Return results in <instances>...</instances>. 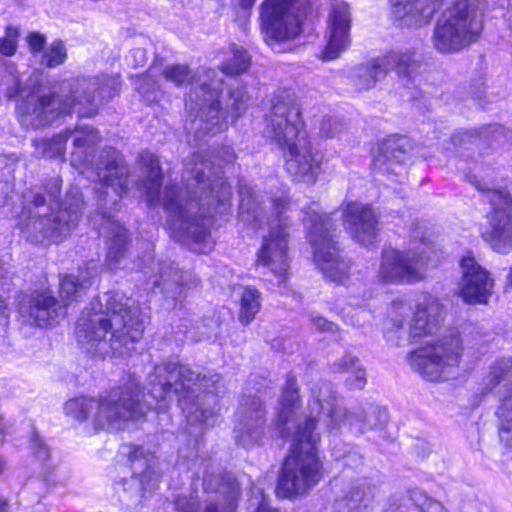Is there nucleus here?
Listing matches in <instances>:
<instances>
[{"mask_svg": "<svg viewBox=\"0 0 512 512\" xmlns=\"http://www.w3.org/2000/svg\"><path fill=\"white\" fill-rule=\"evenodd\" d=\"M239 321L248 325L259 312L261 307V293L253 287H244L239 299Z\"/></svg>", "mask_w": 512, "mask_h": 512, "instance_id": "e433bc0d", "label": "nucleus"}, {"mask_svg": "<svg viewBox=\"0 0 512 512\" xmlns=\"http://www.w3.org/2000/svg\"><path fill=\"white\" fill-rule=\"evenodd\" d=\"M60 189L61 180L52 178L24 196L28 217L21 224V232L31 243L57 242L76 227L83 210L81 192L72 188L58 203Z\"/></svg>", "mask_w": 512, "mask_h": 512, "instance_id": "20e7f679", "label": "nucleus"}, {"mask_svg": "<svg viewBox=\"0 0 512 512\" xmlns=\"http://www.w3.org/2000/svg\"><path fill=\"white\" fill-rule=\"evenodd\" d=\"M241 422L243 429L250 434L253 440L259 436V429L264 423L263 403L257 397H247L241 404Z\"/></svg>", "mask_w": 512, "mask_h": 512, "instance_id": "f704fd0d", "label": "nucleus"}, {"mask_svg": "<svg viewBox=\"0 0 512 512\" xmlns=\"http://www.w3.org/2000/svg\"><path fill=\"white\" fill-rule=\"evenodd\" d=\"M170 276V273H168L166 270L161 272V275H160V280H156L154 281V285L155 286H161V285H165L167 282H169L170 280L168 279Z\"/></svg>", "mask_w": 512, "mask_h": 512, "instance_id": "bf43d9fd", "label": "nucleus"}, {"mask_svg": "<svg viewBox=\"0 0 512 512\" xmlns=\"http://www.w3.org/2000/svg\"><path fill=\"white\" fill-rule=\"evenodd\" d=\"M70 133V130H65L51 139L35 140L34 147L36 149V153L42 157L63 158L66 149V142L70 137Z\"/></svg>", "mask_w": 512, "mask_h": 512, "instance_id": "4c0bfd02", "label": "nucleus"}, {"mask_svg": "<svg viewBox=\"0 0 512 512\" xmlns=\"http://www.w3.org/2000/svg\"><path fill=\"white\" fill-rule=\"evenodd\" d=\"M212 478H206L204 485L206 490H215L226 497L225 503H207L203 509L197 512H235L236 502L240 495V486L234 475L228 473L221 477L217 488H213Z\"/></svg>", "mask_w": 512, "mask_h": 512, "instance_id": "c756f323", "label": "nucleus"}, {"mask_svg": "<svg viewBox=\"0 0 512 512\" xmlns=\"http://www.w3.org/2000/svg\"><path fill=\"white\" fill-rule=\"evenodd\" d=\"M8 510V502L0 496V512H7Z\"/></svg>", "mask_w": 512, "mask_h": 512, "instance_id": "e2e57ef3", "label": "nucleus"}, {"mask_svg": "<svg viewBox=\"0 0 512 512\" xmlns=\"http://www.w3.org/2000/svg\"><path fill=\"white\" fill-rule=\"evenodd\" d=\"M306 238L313 248L314 261L324 277L341 283L348 278L350 261L339 250L332 235L333 222L329 214H320L316 204L304 211Z\"/></svg>", "mask_w": 512, "mask_h": 512, "instance_id": "1a4fd4ad", "label": "nucleus"}, {"mask_svg": "<svg viewBox=\"0 0 512 512\" xmlns=\"http://www.w3.org/2000/svg\"><path fill=\"white\" fill-rule=\"evenodd\" d=\"M334 126V122L331 119L325 120L321 126V134L326 138H332L335 132L331 131Z\"/></svg>", "mask_w": 512, "mask_h": 512, "instance_id": "4d7b16f0", "label": "nucleus"}, {"mask_svg": "<svg viewBox=\"0 0 512 512\" xmlns=\"http://www.w3.org/2000/svg\"><path fill=\"white\" fill-rule=\"evenodd\" d=\"M186 173L193 178L185 191L166 186L162 199L168 213V225L180 238L196 242L205 240L213 213H224L231 196V188L221 177L207 153L196 152L185 160Z\"/></svg>", "mask_w": 512, "mask_h": 512, "instance_id": "f257e3e1", "label": "nucleus"}, {"mask_svg": "<svg viewBox=\"0 0 512 512\" xmlns=\"http://www.w3.org/2000/svg\"><path fill=\"white\" fill-rule=\"evenodd\" d=\"M443 315L444 308L435 298H424L418 302L408 328L403 331L407 342L414 343L418 339L432 336L438 331Z\"/></svg>", "mask_w": 512, "mask_h": 512, "instance_id": "393cba45", "label": "nucleus"}, {"mask_svg": "<svg viewBox=\"0 0 512 512\" xmlns=\"http://www.w3.org/2000/svg\"><path fill=\"white\" fill-rule=\"evenodd\" d=\"M231 109L235 117H239L247 108L249 97L243 89H235L230 92Z\"/></svg>", "mask_w": 512, "mask_h": 512, "instance_id": "49530a36", "label": "nucleus"}, {"mask_svg": "<svg viewBox=\"0 0 512 512\" xmlns=\"http://www.w3.org/2000/svg\"><path fill=\"white\" fill-rule=\"evenodd\" d=\"M378 215L369 204L348 203L343 209V223L354 240L372 245L378 234Z\"/></svg>", "mask_w": 512, "mask_h": 512, "instance_id": "4be33fe9", "label": "nucleus"}, {"mask_svg": "<svg viewBox=\"0 0 512 512\" xmlns=\"http://www.w3.org/2000/svg\"><path fill=\"white\" fill-rule=\"evenodd\" d=\"M267 121V127L273 139L283 149H285V146L298 141L301 136H306L305 132L302 131L303 122L300 108L288 94L274 98Z\"/></svg>", "mask_w": 512, "mask_h": 512, "instance_id": "dca6fc26", "label": "nucleus"}, {"mask_svg": "<svg viewBox=\"0 0 512 512\" xmlns=\"http://www.w3.org/2000/svg\"><path fill=\"white\" fill-rule=\"evenodd\" d=\"M162 75L167 81L173 82L177 86L189 83L192 79L189 67L180 64L166 67Z\"/></svg>", "mask_w": 512, "mask_h": 512, "instance_id": "37998d69", "label": "nucleus"}, {"mask_svg": "<svg viewBox=\"0 0 512 512\" xmlns=\"http://www.w3.org/2000/svg\"><path fill=\"white\" fill-rule=\"evenodd\" d=\"M239 218L254 228L261 226L265 213L261 207V201L254 189L248 184H240Z\"/></svg>", "mask_w": 512, "mask_h": 512, "instance_id": "2f4dec72", "label": "nucleus"}, {"mask_svg": "<svg viewBox=\"0 0 512 512\" xmlns=\"http://www.w3.org/2000/svg\"><path fill=\"white\" fill-rule=\"evenodd\" d=\"M5 309V304H4V301L2 300V298L0 297V314L4 311Z\"/></svg>", "mask_w": 512, "mask_h": 512, "instance_id": "338daca9", "label": "nucleus"}, {"mask_svg": "<svg viewBox=\"0 0 512 512\" xmlns=\"http://www.w3.org/2000/svg\"><path fill=\"white\" fill-rule=\"evenodd\" d=\"M351 12L347 3L336 2L331 10L327 25V43L321 53L324 61L337 59L351 43Z\"/></svg>", "mask_w": 512, "mask_h": 512, "instance_id": "aec40b11", "label": "nucleus"}, {"mask_svg": "<svg viewBox=\"0 0 512 512\" xmlns=\"http://www.w3.org/2000/svg\"><path fill=\"white\" fill-rule=\"evenodd\" d=\"M27 42L31 52L35 54L40 52L44 48L46 38L44 35L38 32H32L29 33V35L27 36Z\"/></svg>", "mask_w": 512, "mask_h": 512, "instance_id": "5fc2aeb1", "label": "nucleus"}, {"mask_svg": "<svg viewBox=\"0 0 512 512\" xmlns=\"http://www.w3.org/2000/svg\"><path fill=\"white\" fill-rule=\"evenodd\" d=\"M128 174L129 169L122 156L114 149L105 150L97 169L101 185L99 194L105 205L107 197L110 198L112 204H115L117 198L126 191Z\"/></svg>", "mask_w": 512, "mask_h": 512, "instance_id": "a211bd4d", "label": "nucleus"}, {"mask_svg": "<svg viewBox=\"0 0 512 512\" xmlns=\"http://www.w3.org/2000/svg\"><path fill=\"white\" fill-rule=\"evenodd\" d=\"M485 0H457L438 18L433 30L434 48L457 53L477 42L484 27Z\"/></svg>", "mask_w": 512, "mask_h": 512, "instance_id": "6e6552de", "label": "nucleus"}, {"mask_svg": "<svg viewBox=\"0 0 512 512\" xmlns=\"http://www.w3.org/2000/svg\"><path fill=\"white\" fill-rule=\"evenodd\" d=\"M32 449L35 455L42 460H46L49 457V449L39 437L37 433H33L31 438Z\"/></svg>", "mask_w": 512, "mask_h": 512, "instance_id": "864d4df0", "label": "nucleus"}, {"mask_svg": "<svg viewBox=\"0 0 512 512\" xmlns=\"http://www.w3.org/2000/svg\"><path fill=\"white\" fill-rule=\"evenodd\" d=\"M299 402L297 381L294 376L288 375L285 387L282 391L281 400L277 412L276 424L280 430L281 437H289L293 433L305 430V423L309 419L302 421L295 419L294 409Z\"/></svg>", "mask_w": 512, "mask_h": 512, "instance_id": "bb28decb", "label": "nucleus"}, {"mask_svg": "<svg viewBox=\"0 0 512 512\" xmlns=\"http://www.w3.org/2000/svg\"><path fill=\"white\" fill-rule=\"evenodd\" d=\"M359 367L358 359L351 355H345L338 361L334 362L331 369L335 373H350L354 368Z\"/></svg>", "mask_w": 512, "mask_h": 512, "instance_id": "de8ad7c7", "label": "nucleus"}, {"mask_svg": "<svg viewBox=\"0 0 512 512\" xmlns=\"http://www.w3.org/2000/svg\"><path fill=\"white\" fill-rule=\"evenodd\" d=\"M20 31L16 27L7 26L5 36L0 39V53L4 56H13L17 50Z\"/></svg>", "mask_w": 512, "mask_h": 512, "instance_id": "c03bdc74", "label": "nucleus"}, {"mask_svg": "<svg viewBox=\"0 0 512 512\" xmlns=\"http://www.w3.org/2000/svg\"><path fill=\"white\" fill-rule=\"evenodd\" d=\"M468 181L477 190L489 193L493 206L490 228L482 231L483 239L499 253H506L512 246V199L506 190L492 189L476 175H468Z\"/></svg>", "mask_w": 512, "mask_h": 512, "instance_id": "4468645a", "label": "nucleus"}, {"mask_svg": "<svg viewBox=\"0 0 512 512\" xmlns=\"http://www.w3.org/2000/svg\"><path fill=\"white\" fill-rule=\"evenodd\" d=\"M497 430L500 442L512 451V424H497Z\"/></svg>", "mask_w": 512, "mask_h": 512, "instance_id": "603ef678", "label": "nucleus"}, {"mask_svg": "<svg viewBox=\"0 0 512 512\" xmlns=\"http://www.w3.org/2000/svg\"><path fill=\"white\" fill-rule=\"evenodd\" d=\"M460 265L462 269L461 297L469 304L485 303L492 293L493 279L471 256L463 257Z\"/></svg>", "mask_w": 512, "mask_h": 512, "instance_id": "5701e85b", "label": "nucleus"}, {"mask_svg": "<svg viewBox=\"0 0 512 512\" xmlns=\"http://www.w3.org/2000/svg\"><path fill=\"white\" fill-rule=\"evenodd\" d=\"M233 3L236 5V6H239L243 9H250L256 0H232Z\"/></svg>", "mask_w": 512, "mask_h": 512, "instance_id": "13d9d810", "label": "nucleus"}, {"mask_svg": "<svg viewBox=\"0 0 512 512\" xmlns=\"http://www.w3.org/2000/svg\"><path fill=\"white\" fill-rule=\"evenodd\" d=\"M418 67V63L410 53L390 52L378 56L353 70L354 85L359 90H369L377 82L385 79L388 72L396 69L400 76H410Z\"/></svg>", "mask_w": 512, "mask_h": 512, "instance_id": "f3484780", "label": "nucleus"}, {"mask_svg": "<svg viewBox=\"0 0 512 512\" xmlns=\"http://www.w3.org/2000/svg\"><path fill=\"white\" fill-rule=\"evenodd\" d=\"M108 237L107 262L110 268H117L120 260L125 257L129 244L127 231L119 223L108 218L105 221Z\"/></svg>", "mask_w": 512, "mask_h": 512, "instance_id": "7c9ffc66", "label": "nucleus"}, {"mask_svg": "<svg viewBox=\"0 0 512 512\" xmlns=\"http://www.w3.org/2000/svg\"><path fill=\"white\" fill-rule=\"evenodd\" d=\"M92 273L89 270L79 275H66L60 280L59 303L66 311V307L81 297L91 286Z\"/></svg>", "mask_w": 512, "mask_h": 512, "instance_id": "72a5a7b5", "label": "nucleus"}, {"mask_svg": "<svg viewBox=\"0 0 512 512\" xmlns=\"http://www.w3.org/2000/svg\"><path fill=\"white\" fill-rule=\"evenodd\" d=\"M19 313L27 323L47 327L58 323L66 311L50 291H35L22 299Z\"/></svg>", "mask_w": 512, "mask_h": 512, "instance_id": "6ab92c4d", "label": "nucleus"}, {"mask_svg": "<svg viewBox=\"0 0 512 512\" xmlns=\"http://www.w3.org/2000/svg\"><path fill=\"white\" fill-rule=\"evenodd\" d=\"M217 92L211 89L206 92L203 103L199 104V115L194 123L204 135H214L227 128L226 118L220 115V106ZM198 105V103H196Z\"/></svg>", "mask_w": 512, "mask_h": 512, "instance_id": "c85d7f7f", "label": "nucleus"}, {"mask_svg": "<svg viewBox=\"0 0 512 512\" xmlns=\"http://www.w3.org/2000/svg\"><path fill=\"white\" fill-rule=\"evenodd\" d=\"M412 498L414 501L424 499V502L421 505L422 512H446L441 503L427 498L425 494L415 493Z\"/></svg>", "mask_w": 512, "mask_h": 512, "instance_id": "3c124183", "label": "nucleus"}, {"mask_svg": "<svg viewBox=\"0 0 512 512\" xmlns=\"http://www.w3.org/2000/svg\"><path fill=\"white\" fill-rule=\"evenodd\" d=\"M507 283L512 286V267L511 270L507 276Z\"/></svg>", "mask_w": 512, "mask_h": 512, "instance_id": "69168bd1", "label": "nucleus"}, {"mask_svg": "<svg viewBox=\"0 0 512 512\" xmlns=\"http://www.w3.org/2000/svg\"><path fill=\"white\" fill-rule=\"evenodd\" d=\"M104 304L91 303L93 313L79 320L77 336L91 354L106 357L133 349L144 332V320L135 301L119 293H106Z\"/></svg>", "mask_w": 512, "mask_h": 512, "instance_id": "7ed1b4c3", "label": "nucleus"}, {"mask_svg": "<svg viewBox=\"0 0 512 512\" xmlns=\"http://www.w3.org/2000/svg\"><path fill=\"white\" fill-rule=\"evenodd\" d=\"M311 321L317 330L324 333L334 334L339 331V327L334 322L328 321L326 318L315 315L312 316Z\"/></svg>", "mask_w": 512, "mask_h": 512, "instance_id": "8fccbe9b", "label": "nucleus"}, {"mask_svg": "<svg viewBox=\"0 0 512 512\" xmlns=\"http://www.w3.org/2000/svg\"><path fill=\"white\" fill-rule=\"evenodd\" d=\"M462 354L461 337L453 333L426 342L410 353L409 362L429 381L446 380L458 374Z\"/></svg>", "mask_w": 512, "mask_h": 512, "instance_id": "9d476101", "label": "nucleus"}, {"mask_svg": "<svg viewBox=\"0 0 512 512\" xmlns=\"http://www.w3.org/2000/svg\"><path fill=\"white\" fill-rule=\"evenodd\" d=\"M221 376H200L187 365L173 362L158 364L150 376V395L157 402L156 408L165 410L170 394L180 395L183 409L195 413L196 418L206 422L219 411V384Z\"/></svg>", "mask_w": 512, "mask_h": 512, "instance_id": "39448f33", "label": "nucleus"}, {"mask_svg": "<svg viewBox=\"0 0 512 512\" xmlns=\"http://www.w3.org/2000/svg\"><path fill=\"white\" fill-rule=\"evenodd\" d=\"M206 84H203V87L200 88V92L205 91Z\"/></svg>", "mask_w": 512, "mask_h": 512, "instance_id": "774afa93", "label": "nucleus"}, {"mask_svg": "<svg viewBox=\"0 0 512 512\" xmlns=\"http://www.w3.org/2000/svg\"><path fill=\"white\" fill-rule=\"evenodd\" d=\"M128 449L129 459L132 462L133 476L123 484L124 491L137 502L145 497L146 492L153 491L159 481V474L153 469V459L142 457V451L138 447L124 446Z\"/></svg>", "mask_w": 512, "mask_h": 512, "instance_id": "b1692460", "label": "nucleus"}, {"mask_svg": "<svg viewBox=\"0 0 512 512\" xmlns=\"http://www.w3.org/2000/svg\"><path fill=\"white\" fill-rule=\"evenodd\" d=\"M297 0H264L260 6V27L269 45L296 38L301 33Z\"/></svg>", "mask_w": 512, "mask_h": 512, "instance_id": "2eb2a0df", "label": "nucleus"}, {"mask_svg": "<svg viewBox=\"0 0 512 512\" xmlns=\"http://www.w3.org/2000/svg\"><path fill=\"white\" fill-rule=\"evenodd\" d=\"M286 170L299 182L314 183L320 169V160L307 136H301L292 145L285 146Z\"/></svg>", "mask_w": 512, "mask_h": 512, "instance_id": "412c9836", "label": "nucleus"}, {"mask_svg": "<svg viewBox=\"0 0 512 512\" xmlns=\"http://www.w3.org/2000/svg\"><path fill=\"white\" fill-rule=\"evenodd\" d=\"M147 175L141 182V189L146 192L147 201L150 204L160 199V187L162 183V170L158 158L150 152H142L139 156Z\"/></svg>", "mask_w": 512, "mask_h": 512, "instance_id": "473e14b6", "label": "nucleus"}, {"mask_svg": "<svg viewBox=\"0 0 512 512\" xmlns=\"http://www.w3.org/2000/svg\"><path fill=\"white\" fill-rule=\"evenodd\" d=\"M346 378V383L351 389H362L366 384V373L365 370L360 366L354 368Z\"/></svg>", "mask_w": 512, "mask_h": 512, "instance_id": "09e8293b", "label": "nucleus"}, {"mask_svg": "<svg viewBox=\"0 0 512 512\" xmlns=\"http://www.w3.org/2000/svg\"><path fill=\"white\" fill-rule=\"evenodd\" d=\"M440 0H391L395 18L406 26H422L429 23L439 8Z\"/></svg>", "mask_w": 512, "mask_h": 512, "instance_id": "cd10ccee", "label": "nucleus"}, {"mask_svg": "<svg viewBox=\"0 0 512 512\" xmlns=\"http://www.w3.org/2000/svg\"><path fill=\"white\" fill-rule=\"evenodd\" d=\"M317 420L310 417L305 430L290 435L293 447L285 459L277 483L279 497L291 498L307 493L322 477V464L318 458L316 443L318 437L313 434Z\"/></svg>", "mask_w": 512, "mask_h": 512, "instance_id": "0eeeda50", "label": "nucleus"}, {"mask_svg": "<svg viewBox=\"0 0 512 512\" xmlns=\"http://www.w3.org/2000/svg\"><path fill=\"white\" fill-rule=\"evenodd\" d=\"M315 400L320 410H327L326 426L330 432L347 427L353 432L363 433L383 426L388 421V411L373 403H366L350 411L338 404L329 391L323 395L319 393Z\"/></svg>", "mask_w": 512, "mask_h": 512, "instance_id": "ddd939ff", "label": "nucleus"}, {"mask_svg": "<svg viewBox=\"0 0 512 512\" xmlns=\"http://www.w3.org/2000/svg\"><path fill=\"white\" fill-rule=\"evenodd\" d=\"M412 301L409 298H397L391 302L389 319L394 328L401 330L399 338H406L403 331L408 328L409 321L415 312Z\"/></svg>", "mask_w": 512, "mask_h": 512, "instance_id": "c9c22d12", "label": "nucleus"}, {"mask_svg": "<svg viewBox=\"0 0 512 512\" xmlns=\"http://www.w3.org/2000/svg\"><path fill=\"white\" fill-rule=\"evenodd\" d=\"M139 396L138 381L129 375L122 386L112 389L108 395L100 399L87 396L69 399L64 410L78 421L90 419L95 430H114L122 421L138 419L145 414V405Z\"/></svg>", "mask_w": 512, "mask_h": 512, "instance_id": "423d86ee", "label": "nucleus"}, {"mask_svg": "<svg viewBox=\"0 0 512 512\" xmlns=\"http://www.w3.org/2000/svg\"><path fill=\"white\" fill-rule=\"evenodd\" d=\"M430 244L424 239L411 241L407 250L384 248L377 271L378 281L386 284H415L425 279Z\"/></svg>", "mask_w": 512, "mask_h": 512, "instance_id": "9b49d317", "label": "nucleus"}, {"mask_svg": "<svg viewBox=\"0 0 512 512\" xmlns=\"http://www.w3.org/2000/svg\"><path fill=\"white\" fill-rule=\"evenodd\" d=\"M256 512H276V511H270V509L268 508V506L266 505V503L264 501H262L260 504H259V507L257 509Z\"/></svg>", "mask_w": 512, "mask_h": 512, "instance_id": "0e129e2a", "label": "nucleus"}, {"mask_svg": "<svg viewBox=\"0 0 512 512\" xmlns=\"http://www.w3.org/2000/svg\"><path fill=\"white\" fill-rule=\"evenodd\" d=\"M488 379L491 385L490 389L501 383H505V385L512 384V358L497 359L490 366Z\"/></svg>", "mask_w": 512, "mask_h": 512, "instance_id": "58836bf2", "label": "nucleus"}, {"mask_svg": "<svg viewBox=\"0 0 512 512\" xmlns=\"http://www.w3.org/2000/svg\"><path fill=\"white\" fill-rule=\"evenodd\" d=\"M411 149L412 143L407 136H389L381 143L374 166L383 174L403 175Z\"/></svg>", "mask_w": 512, "mask_h": 512, "instance_id": "a878e982", "label": "nucleus"}, {"mask_svg": "<svg viewBox=\"0 0 512 512\" xmlns=\"http://www.w3.org/2000/svg\"><path fill=\"white\" fill-rule=\"evenodd\" d=\"M495 415L497 424H512V391L500 399Z\"/></svg>", "mask_w": 512, "mask_h": 512, "instance_id": "a18cd8bd", "label": "nucleus"}, {"mask_svg": "<svg viewBox=\"0 0 512 512\" xmlns=\"http://www.w3.org/2000/svg\"><path fill=\"white\" fill-rule=\"evenodd\" d=\"M271 204L275 217L268 220L270 230L257 254V264L267 267L282 282L289 270V222L283 214L289 209L290 201L279 197L271 199Z\"/></svg>", "mask_w": 512, "mask_h": 512, "instance_id": "f8f14e48", "label": "nucleus"}, {"mask_svg": "<svg viewBox=\"0 0 512 512\" xmlns=\"http://www.w3.org/2000/svg\"><path fill=\"white\" fill-rule=\"evenodd\" d=\"M66 58V48L62 41L57 40L52 42L44 51L41 58V64L49 68H54L64 63Z\"/></svg>", "mask_w": 512, "mask_h": 512, "instance_id": "a19ab883", "label": "nucleus"}, {"mask_svg": "<svg viewBox=\"0 0 512 512\" xmlns=\"http://www.w3.org/2000/svg\"><path fill=\"white\" fill-rule=\"evenodd\" d=\"M0 74L7 85V96H20L21 102L17 107L19 122L25 128H40L51 124L55 119L69 115L76 104H87V109H81V117H93L96 114L94 102L97 96L104 94V83L108 80L103 76L93 78H78L63 80L53 84L48 90L38 86L28 91L20 83L19 75L12 62L0 65Z\"/></svg>", "mask_w": 512, "mask_h": 512, "instance_id": "f03ea898", "label": "nucleus"}, {"mask_svg": "<svg viewBox=\"0 0 512 512\" xmlns=\"http://www.w3.org/2000/svg\"><path fill=\"white\" fill-rule=\"evenodd\" d=\"M69 130L71 131L70 136L74 135L73 145L77 148H89L96 145L100 140L98 133L89 127H76Z\"/></svg>", "mask_w": 512, "mask_h": 512, "instance_id": "79ce46f5", "label": "nucleus"}, {"mask_svg": "<svg viewBox=\"0 0 512 512\" xmlns=\"http://www.w3.org/2000/svg\"><path fill=\"white\" fill-rule=\"evenodd\" d=\"M250 65V57L245 50H235L233 57L221 65V70L226 75L235 76L247 71Z\"/></svg>", "mask_w": 512, "mask_h": 512, "instance_id": "ea45409f", "label": "nucleus"}, {"mask_svg": "<svg viewBox=\"0 0 512 512\" xmlns=\"http://www.w3.org/2000/svg\"><path fill=\"white\" fill-rule=\"evenodd\" d=\"M198 93H199L198 91H195L194 93H191L189 95V101H187V103H186L187 108L194 109V107L192 106V104L194 103V100H195L194 95H195V98L198 99Z\"/></svg>", "mask_w": 512, "mask_h": 512, "instance_id": "052dcab7", "label": "nucleus"}, {"mask_svg": "<svg viewBox=\"0 0 512 512\" xmlns=\"http://www.w3.org/2000/svg\"><path fill=\"white\" fill-rule=\"evenodd\" d=\"M175 507L179 512H197L195 511V501L187 497H178L175 500Z\"/></svg>", "mask_w": 512, "mask_h": 512, "instance_id": "6e6d98bb", "label": "nucleus"}, {"mask_svg": "<svg viewBox=\"0 0 512 512\" xmlns=\"http://www.w3.org/2000/svg\"><path fill=\"white\" fill-rule=\"evenodd\" d=\"M7 466V459L0 454V476L4 473Z\"/></svg>", "mask_w": 512, "mask_h": 512, "instance_id": "680f3d73", "label": "nucleus"}]
</instances>
